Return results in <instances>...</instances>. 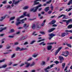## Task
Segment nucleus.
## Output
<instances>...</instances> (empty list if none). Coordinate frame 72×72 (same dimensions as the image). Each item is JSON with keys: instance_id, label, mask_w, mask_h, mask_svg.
<instances>
[{"instance_id": "nucleus-1", "label": "nucleus", "mask_w": 72, "mask_h": 72, "mask_svg": "<svg viewBox=\"0 0 72 72\" xmlns=\"http://www.w3.org/2000/svg\"><path fill=\"white\" fill-rule=\"evenodd\" d=\"M20 17H19V18H17V21H16V23H15V25L17 26H18L19 24H20L21 23V22H20L19 21H21V22H22L21 23H24V21H26L27 20V18H25L24 19H23L22 20H20Z\"/></svg>"}, {"instance_id": "nucleus-2", "label": "nucleus", "mask_w": 72, "mask_h": 72, "mask_svg": "<svg viewBox=\"0 0 72 72\" xmlns=\"http://www.w3.org/2000/svg\"><path fill=\"white\" fill-rule=\"evenodd\" d=\"M42 5L41 4H40L39 6H37L36 7H35L34 8H31L30 10L31 12H36L37 11L38 9H39V8L40 7H41Z\"/></svg>"}, {"instance_id": "nucleus-3", "label": "nucleus", "mask_w": 72, "mask_h": 72, "mask_svg": "<svg viewBox=\"0 0 72 72\" xmlns=\"http://www.w3.org/2000/svg\"><path fill=\"white\" fill-rule=\"evenodd\" d=\"M54 65V64H51L50 65V66H48L46 68H44V70L45 71V72H49V71L48 70V69H50V68H51L52 67H53Z\"/></svg>"}, {"instance_id": "nucleus-4", "label": "nucleus", "mask_w": 72, "mask_h": 72, "mask_svg": "<svg viewBox=\"0 0 72 72\" xmlns=\"http://www.w3.org/2000/svg\"><path fill=\"white\" fill-rule=\"evenodd\" d=\"M12 1L13 2V3L11 5V7H13L14 5H13V4H14L15 5H17L19 3V1H15V0H13Z\"/></svg>"}, {"instance_id": "nucleus-5", "label": "nucleus", "mask_w": 72, "mask_h": 72, "mask_svg": "<svg viewBox=\"0 0 72 72\" xmlns=\"http://www.w3.org/2000/svg\"><path fill=\"white\" fill-rule=\"evenodd\" d=\"M62 48H63L62 47H60L58 48V49L56 51L55 53V56L57 55L58 54V53L59 52V51H60V50Z\"/></svg>"}, {"instance_id": "nucleus-6", "label": "nucleus", "mask_w": 72, "mask_h": 72, "mask_svg": "<svg viewBox=\"0 0 72 72\" xmlns=\"http://www.w3.org/2000/svg\"><path fill=\"white\" fill-rule=\"evenodd\" d=\"M62 53H63L64 54H65L64 55V57H67L68 55H69V52H68V51H63Z\"/></svg>"}, {"instance_id": "nucleus-7", "label": "nucleus", "mask_w": 72, "mask_h": 72, "mask_svg": "<svg viewBox=\"0 0 72 72\" xmlns=\"http://www.w3.org/2000/svg\"><path fill=\"white\" fill-rule=\"evenodd\" d=\"M63 16L62 19H68V18H66V15H64V14H62L60 15L58 17V18H60V17H62Z\"/></svg>"}, {"instance_id": "nucleus-8", "label": "nucleus", "mask_w": 72, "mask_h": 72, "mask_svg": "<svg viewBox=\"0 0 72 72\" xmlns=\"http://www.w3.org/2000/svg\"><path fill=\"white\" fill-rule=\"evenodd\" d=\"M41 1V0H35L34 2V5H37L39 4V2H37V1Z\"/></svg>"}, {"instance_id": "nucleus-9", "label": "nucleus", "mask_w": 72, "mask_h": 72, "mask_svg": "<svg viewBox=\"0 0 72 72\" xmlns=\"http://www.w3.org/2000/svg\"><path fill=\"white\" fill-rule=\"evenodd\" d=\"M27 14V12H24V14H23V15H22L20 17H19L20 18H23V17H24L25 16H26V15H27V14Z\"/></svg>"}, {"instance_id": "nucleus-10", "label": "nucleus", "mask_w": 72, "mask_h": 72, "mask_svg": "<svg viewBox=\"0 0 72 72\" xmlns=\"http://www.w3.org/2000/svg\"><path fill=\"white\" fill-rule=\"evenodd\" d=\"M54 36V34L53 33H51V34H50L49 35V36H50V37H49V40H51V38H52L53 36Z\"/></svg>"}, {"instance_id": "nucleus-11", "label": "nucleus", "mask_w": 72, "mask_h": 72, "mask_svg": "<svg viewBox=\"0 0 72 72\" xmlns=\"http://www.w3.org/2000/svg\"><path fill=\"white\" fill-rule=\"evenodd\" d=\"M7 28L6 27H5L2 28H0V32H1L3 31H4V30H6V28Z\"/></svg>"}, {"instance_id": "nucleus-12", "label": "nucleus", "mask_w": 72, "mask_h": 72, "mask_svg": "<svg viewBox=\"0 0 72 72\" xmlns=\"http://www.w3.org/2000/svg\"><path fill=\"white\" fill-rule=\"evenodd\" d=\"M47 48L48 50H50L51 49V48H52V46H48Z\"/></svg>"}, {"instance_id": "nucleus-13", "label": "nucleus", "mask_w": 72, "mask_h": 72, "mask_svg": "<svg viewBox=\"0 0 72 72\" xmlns=\"http://www.w3.org/2000/svg\"><path fill=\"white\" fill-rule=\"evenodd\" d=\"M23 50H24V49L23 48H20L19 47H17L16 49V51H18V50H20V51Z\"/></svg>"}, {"instance_id": "nucleus-14", "label": "nucleus", "mask_w": 72, "mask_h": 72, "mask_svg": "<svg viewBox=\"0 0 72 72\" xmlns=\"http://www.w3.org/2000/svg\"><path fill=\"white\" fill-rule=\"evenodd\" d=\"M25 64H26V66H25V67L28 68V67H29L30 66V63L28 62H25Z\"/></svg>"}, {"instance_id": "nucleus-15", "label": "nucleus", "mask_w": 72, "mask_h": 72, "mask_svg": "<svg viewBox=\"0 0 72 72\" xmlns=\"http://www.w3.org/2000/svg\"><path fill=\"white\" fill-rule=\"evenodd\" d=\"M54 30V28H51V29L48 30V32L49 33L51 32H53Z\"/></svg>"}, {"instance_id": "nucleus-16", "label": "nucleus", "mask_w": 72, "mask_h": 72, "mask_svg": "<svg viewBox=\"0 0 72 72\" xmlns=\"http://www.w3.org/2000/svg\"><path fill=\"white\" fill-rule=\"evenodd\" d=\"M7 67V65L6 64L3 65L2 66H0V69L1 68H6Z\"/></svg>"}, {"instance_id": "nucleus-17", "label": "nucleus", "mask_w": 72, "mask_h": 72, "mask_svg": "<svg viewBox=\"0 0 72 72\" xmlns=\"http://www.w3.org/2000/svg\"><path fill=\"white\" fill-rule=\"evenodd\" d=\"M59 58L60 60H64V58L62 56H59Z\"/></svg>"}, {"instance_id": "nucleus-18", "label": "nucleus", "mask_w": 72, "mask_h": 72, "mask_svg": "<svg viewBox=\"0 0 72 72\" xmlns=\"http://www.w3.org/2000/svg\"><path fill=\"white\" fill-rule=\"evenodd\" d=\"M68 33H62V37H64V36H66V35H68Z\"/></svg>"}, {"instance_id": "nucleus-19", "label": "nucleus", "mask_w": 72, "mask_h": 72, "mask_svg": "<svg viewBox=\"0 0 72 72\" xmlns=\"http://www.w3.org/2000/svg\"><path fill=\"white\" fill-rule=\"evenodd\" d=\"M45 22H46V20H44V21L43 22H42L41 24V26H44L45 25Z\"/></svg>"}, {"instance_id": "nucleus-20", "label": "nucleus", "mask_w": 72, "mask_h": 72, "mask_svg": "<svg viewBox=\"0 0 72 72\" xmlns=\"http://www.w3.org/2000/svg\"><path fill=\"white\" fill-rule=\"evenodd\" d=\"M35 65V62H33L30 65V67H33V66H34Z\"/></svg>"}, {"instance_id": "nucleus-21", "label": "nucleus", "mask_w": 72, "mask_h": 72, "mask_svg": "<svg viewBox=\"0 0 72 72\" xmlns=\"http://www.w3.org/2000/svg\"><path fill=\"white\" fill-rule=\"evenodd\" d=\"M36 28H40L41 26H40V25L39 24L36 25Z\"/></svg>"}, {"instance_id": "nucleus-22", "label": "nucleus", "mask_w": 72, "mask_h": 72, "mask_svg": "<svg viewBox=\"0 0 72 72\" xmlns=\"http://www.w3.org/2000/svg\"><path fill=\"white\" fill-rule=\"evenodd\" d=\"M39 45H42L43 46H44V45H46V43H44V42H41V43H40Z\"/></svg>"}, {"instance_id": "nucleus-23", "label": "nucleus", "mask_w": 72, "mask_h": 72, "mask_svg": "<svg viewBox=\"0 0 72 72\" xmlns=\"http://www.w3.org/2000/svg\"><path fill=\"white\" fill-rule=\"evenodd\" d=\"M15 31L14 30V29H11L10 30L9 33H12V32H14Z\"/></svg>"}, {"instance_id": "nucleus-24", "label": "nucleus", "mask_w": 72, "mask_h": 72, "mask_svg": "<svg viewBox=\"0 0 72 72\" xmlns=\"http://www.w3.org/2000/svg\"><path fill=\"white\" fill-rule=\"evenodd\" d=\"M49 7H47L46 8H45L44 9V10L45 12H47V11L49 10Z\"/></svg>"}, {"instance_id": "nucleus-25", "label": "nucleus", "mask_w": 72, "mask_h": 72, "mask_svg": "<svg viewBox=\"0 0 72 72\" xmlns=\"http://www.w3.org/2000/svg\"><path fill=\"white\" fill-rule=\"evenodd\" d=\"M72 28V24L69 25L68 26V28L71 29Z\"/></svg>"}, {"instance_id": "nucleus-26", "label": "nucleus", "mask_w": 72, "mask_h": 72, "mask_svg": "<svg viewBox=\"0 0 72 72\" xmlns=\"http://www.w3.org/2000/svg\"><path fill=\"white\" fill-rule=\"evenodd\" d=\"M28 8H29V7L28 6H25L23 8V9L26 10V9H27Z\"/></svg>"}, {"instance_id": "nucleus-27", "label": "nucleus", "mask_w": 72, "mask_h": 72, "mask_svg": "<svg viewBox=\"0 0 72 72\" xmlns=\"http://www.w3.org/2000/svg\"><path fill=\"white\" fill-rule=\"evenodd\" d=\"M69 22H70L69 20L68 21L66 20V26H68Z\"/></svg>"}, {"instance_id": "nucleus-28", "label": "nucleus", "mask_w": 72, "mask_h": 72, "mask_svg": "<svg viewBox=\"0 0 72 72\" xmlns=\"http://www.w3.org/2000/svg\"><path fill=\"white\" fill-rule=\"evenodd\" d=\"M65 65H66V64L65 63H64L62 64V69H64Z\"/></svg>"}, {"instance_id": "nucleus-29", "label": "nucleus", "mask_w": 72, "mask_h": 72, "mask_svg": "<svg viewBox=\"0 0 72 72\" xmlns=\"http://www.w3.org/2000/svg\"><path fill=\"white\" fill-rule=\"evenodd\" d=\"M6 16H4V17H1V19H0V21H2L3 20V19H5V17Z\"/></svg>"}, {"instance_id": "nucleus-30", "label": "nucleus", "mask_w": 72, "mask_h": 72, "mask_svg": "<svg viewBox=\"0 0 72 72\" xmlns=\"http://www.w3.org/2000/svg\"><path fill=\"white\" fill-rule=\"evenodd\" d=\"M32 28L33 29H35V28H36V26L35 24H33L32 26Z\"/></svg>"}, {"instance_id": "nucleus-31", "label": "nucleus", "mask_w": 72, "mask_h": 72, "mask_svg": "<svg viewBox=\"0 0 72 72\" xmlns=\"http://www.w3.org/2000/svg\"><path fill=\"white\" fill-rule=\"evenodd\" d=\"M50 24H54V20H53L52 21L50 22Z\"/></svg>"}, {"instance_id": "nucleus-32", "label": "nucleus", "mask_w": 72, "mask_h": 72, "mask_svg": "<svg viewBox=\"0 0 72 72\" xmlns=\"http://www.w3.org/2000/svg\"><path fill=\"white\" fill-rule=\"evenodd\" d=\"M38 54H36L35 55H33L32 57H34V58H35V57H36L38 55Z\"/></svg>"}, {"instance_id": "nucleus-33", "label": "nucleus", "mask_w": 72, "mask_h": 72, "mask_svg": "<svg viewBox=\"0 0 72 72\" xmlns=\"http://www.w3.org/2000/svg\"><path fill=\"white\" fill-rule=\"evenodd\" d=\"M66 45L67 46H68L69 47V48H71L72 46H71V45L69 44H68L67 43H66Z\"/></svg>"}, {"instance_id": "nucleus-34", "label": "nucleus", "mask_w": 72, "mask_h": 72, "mask_svg": "<svg viewBox=\"0 0 72 72\" xmlns=\"http://www.w3.org/2000/svg\"><path fill=\"white\" fill-rule=\"evenodd\" d=\"M15 54L14 53L11 56V58H13L14 57H15Z\"/></svg>"}, {"instance_id": "nucleus-35", "label": "nucleus", "mask_w": 72, "mask_h": 72, "mask_svg": "<svg viewBox=\"0 0 72 72\" xmlns=\"http://www.w3.org/2000/svg\"><path fill=\"white\" fill-rule=\"evenodd\" d=\"M35 33L36 32H34L32 34L34 36H36V35H37V34H35Z\"/></svg>"}, {"instance_id": "nucleus-36", "label": "nucleus", "mask_w": 72, "mask_h": 72, "mask_svg": "<svg viewBox=\"0 0 72 72\" xmlns=\"http://www.w3.org/2000/svg\"><path fill=\"white\" fill-rule=\"evenodd\" d=\"M45 40V39H42L39 40L37 41V42H41V41H44Z\"/></svg>"}, {"instance_id": "nucleus-37", "label": "nucleus", "mask_w": 72, "mask_h": 72, "mask_svg": "<svg viewBox=\"0 0 72 72\" xmlns=\"http://www.w3.org/2000/svg\"><path fill=\"white\" fill-rule=\"evenodd\" d=\"M32 59V57L30 58L27 60V61H30V60H31Z\"/></svg>"}, {"instance_id": "nucleus-38", "label": "nucleus", "mask_w": 72, "mask_h": 72, "mask_svg": "<svg viewBox=\"0 0 72 72\" xmlns=\"http://www.w3.org/2000/svg\"><path fill=\"white\" fill-rule=\"evenodd\" d=\"M40 33L41 34H42V35H45V32H40Z\"/></svg>"}, {"instance_id": "nucleus-39", "label": "nucleus", "mask_w": 72, "mask_h": 72, "mask_svg": "<svg viewBox=\"0 0 72 72\" xmlns=\"http://www.w3.org/2000/svg\"><path fill=\"white\" fill-rule=\"evenodd\" d=\"M51 2V0H50V1H49L47 2H46L47 4H50V3Z\"/></svg>"}, {"instance_id": "nucleus-40", "label": "nucleus", "mask_w": 72, "mask_h": 72, "mask_svg": "<svg viewBox=\"0 0 72 72\" xmlns=\"http://www.w3.org/2000/svg\"><path fill=\"white\" fill-rule=\"evenodd\" d=\"M8 37L9 38H13L14 37V36L9 35Z\"/></svg>"}, {"instance_id": "nucleus-41", "label": "nucleus", "mask_w": 72, "mask_h": 72, "mask_svg": "<svg viewBox=\"0 0 72 72\" xmlns=\"http://www.w3.org/2000/svg\"><path fill=\"white\" fill-rule=\"evenodd\" d=\"M27 26V24H24V26H23V27H28V26Z\"/></svg>"}, {"instance_id": "nucleus-42", "label": "nucleus", "mask_w": 72, "mask_h": 72, "mask_svg": "<svg viewBox=\"0 0 72 72\" xmlns=\"http://www.w3.org/2000/svg\"><path fill=\"white\" fill-rule=\"evenodd\" d=\"M27 38V37H22V40H24V39H26Z\"/></svg>"}, {"instance_id": "nucleus-43", "label": "nucleus", "mask_w": 72, "mask_h": 72, "mask_svg": "<svg viewBox=\"0 0 72 72\" xmlns=\"http://www.w3.org/2000/svg\"><path fill=\"white\" fill-rule=\"evenodd\" d=\"M15 18V17H12L10 19V20L11 21V20H13V19H14Z\"/></svg>"}, {"instance_id": "nucleus-44", "label": "nucleus", "mask_w": 72, "mask_h": 72, "mask_svg": "<svg viewBox=\"0 0 72 72\" xmlns=\"http://www.w3.org/2000/svg\"><path fill=\"white\" fill-rule=\"evenodd\" d=\"M6 2H7L6 1H4L3 2H2V3L3 4H6Z\"/></svg>"}, {"instance_id": "nucleus-45", "label": "nucleus", "mask_w": 72, "mask_h": 72, "mask_svg": "<svg viewBox=\"0 0 72 72\" xmlns=\"http://www.w3.org/2000/svg\"><path fill=\"white\" fill-rule=\"evenodd\" d=\"M5 61V59H3L2 60H0V63L3 62Z\"/></svg>"}, {"instance_id": "nucleus-46", "label": "nucleus", "mask_w": 72, "mask_h": 72, "mask_svg": "<svg viewBox=\"0 0 72 72\" xmlns=\"http://www.w3.org/2000/svg\"><path fill=\"white\" fill-rule=\"evenodd\" d=\"M55 62L56 64H59V61H55Z\"/></svg>"}, {"instance_id": "nucleus-47", "label": "nucleus", "mask_w": 72, "mask_h": 72, "mask_svg": "<svg viewBox=\"0 0 72 72\" xmlns=\"http://www.w3.org/2000/svg\"><path fill=\"white\" fill-rule=\"evenodd\" d=\"M24 65V64L22 63L20 65V67H22V66H23Z\"/></svg>"}, {"instance_id": "nucleus-48", "label": "nucleus", "mask_w": 72, "mask_h": 72, "mask_svg": "<svg viewBox=\"0 0 72 72\" xmlns=\"http://www.w3.org/2000/svg\"><path fill=\"white\" fill-rule=\"evenodd\" d=\"M35 42H36V41L35 40L34 41H32L30 43V44H33Z\"/></svg>"}, {"instance_id": "nucleus-49", "label": "nucleus", "mask_w": 72, "mask_h": 72, "mask_svg": "<svg viewBox=\"0 0 72 72\" xmlns=\"http://www.w3.org/2000/svg\"><path fill=\"white\" fill-rule=\"evenodd\" d=\"M45 64V62H42L41 63V64L42 65H44Z\"/></svg>"}, {"instance_id": "nucleus-50", "label": "nucleus", "mask_w": 72, "mask_h": 72, "mask_svg": "<svg viewBox=\"0 0 72 72\" xmlns=\"http://www.w3.org/2000/svg\"><path fill=\"white\" fill-rule=\"evenodd\" d=\"M26 16L28 17H30V14H28L26 15Z\"/></svg>"}, {"instance_id": "nucleus-51", "label": "nucleus", "mask_w": 72, "mask_h": 72, "mask_svg": "<svg viewBox=\"0 0 72 72\" xmlns=\"http://www.w3.org/2000/svg\"><path fill=\"white\" fill-rule=\"evenodd\" d=\"M67 68H68V66H66L65 69H64V71H66L67 70Z\"/></svg>"}, {"instance_id": "nucleus-52", "label": "nucleus", "mask_w": 72, "mask_h": 72, "mask_svg": "<svg viewBox=\"0 0 72 72\" xmlns=\"http://www.w3.org/2000/svg\"><path fill=\"white\" fill-rule=\"evenodd\" d=\"M72 8H69V10H68V12H69V11H70V10H72Z\"/></svg>"}, {"instance_id": "nucleus-53", "label": "nucleus", "mask_w": 72, "mask_h": 72, "mask_svg": "<svg viewBox=\"0 0 72 72\" xmlns=\"http://www.w3.org/2000/svg\"><path fill=\"white\" fill-rule=\"evenodd\" d=\"M65 32L66 33H68V32H69V30H66L65 31Z\"/></svg>"}, {"instance_id": "nucleus-54", "label": "nucleus", "mask_w": 72, "mask_h": 72, "mask_svg": "<svg viewBox=\"0 0 72 72\" xmlns=\"http://www.w3.org/2000/svg\"><path fill=\"white\" fill-rule=\"evenodd\" d=\"M7 8H11V6H10V5H8L7 6Z\"/></svg>"}, {"instance_id": "nucleus-55", "label": "nucleus", "mask_w": 72, "mask_h": 72, "mask_svg": "<svg viewBox=\"0 0 72 72\" xmlns=\"http://www.w3.org/2000/svg\"><path fill=\"white\" fill-rule=\"evenodd\" d=\"M48 13V14H51V11H49Z\"/></svg>"}, {"instance_id": "nucleus-56", "label": "nucleus", "mask_w": 72, "mask_h": 72, "mask_svg": "<svg viewBox=\"0 0 72 72\" xmlns=\"http://www.w3.org/2000/svg\"><path fill=\"white\" fill-rule=\"evenodd\" d=\"M19 43L18 42H15V43L14 45H18Z\"/></svg>"}, {"instance_id": "nucleus-57", "label": "nucleus", "mask_w": 72, "mask_h": 72, "mask_svg": "<svg viewBox=\"0 0 72 72\" xmlns=\"http://www.w3.org/2000/svg\"><path fill=\"white\" fill-rule=\"evenodd\" d=\"M52 4H51V8L52 9V10H53V6H52Z\"/></svg>"}, {"instance_id": "nucleus-58", "label": "nucleus", "mask_w": 72, "mask_h": 72, "mask_svg": "<svg viewBox=\"0 0 72 72\" xmlns=\"http://www.w3.org/2000/svg\"><path fill=\"white\" fill-rule=\"evenodd\" d=\"M18 64H14L13 65V66H18Z\"/></svg>"}, {"instance_id": "nucleus-59", "label": "nucleus", "mask_w": 72, "mask_h": 72, "mask_svg": "<svg viewBox=\"0 0 72 72\" xmlns=\"http://www.w3.org/2000/svg\"><path fill=\"white\" fill-rule=\"evenodd\" d=\"M54 44V43H48L47 45H51V44Z\"/></svg>"}, {"instance_id": "nucleus-60", "label": "nucleus", "mask_w": 72, "mask_h": 72, "mask_svg": "<svg viewBox=\"0 0 72 72\" xmlns=\"http://www.w3.org/2000/svg\"><path fill=\"white\" fill-rule=\"evenodd\" d=\"M4 34H1V35H0V36H1H1H4Z\"/></svg>"}, {"instance_id": "nucleus-61", "label": "nucleus", "mask_w": 72, "mask_h": 72, "mask_svg": "<svg viewBox=\"0 0 72 72\" xmlns=\"http://www.w3.org/2000/svg\"><path fill=\"white\" fill-rule=\"evenodd\" d=\"M28 43L27 42H26L24 44V45H27V44H28Z\"/></svg>"}, {"instance_id": "nucleus-62", "label": "nucleus", "mask_w": 72, "mask_h": 72, "mask_svg": "<svg viewBox=\"0 0 72 72\" xmlns=\"http://www.w3.org/2000/svg\"><path fill=\"white\" fill-rule=\"evenodd\" d=\"M10 48V46H8V47H7L6 49H9V48Z\"/></svg>"}, {"instance_id": "nucleus-63", "label": "nucleus", "mask_w": 72, "mask_h": 72, "mask_svg": "<svg viewBox=\"0 0 72 72\" xmlns=\"http://www.w3.org/2000/svg\"><path fill=\"white\" fill-rule=\"evenodd\" d=\"M41 10H42V8H40L38 9V11H40Z\"/></svg>"}, {"instance_id": "nucleus-64", "label": "nucleus", "mask_w": 72, "mask_h": 72, "mask_svg": "<svg viewBox=\"0 0 72 72\" xmlns=\"http://www.w3.org/2000/svg\"><path fill=\"white\" fill-rule=\"evenodd\" d=\"M69 20V22H72V19H70Z\"/></svg>"}]
</instances>
